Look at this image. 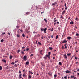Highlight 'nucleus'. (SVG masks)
Instances as JSON below:
<instances>
[{"instance_id":"nucleus-56","label":"nucleus","mask_w":79,"mask_h":79,"mask_svg":"<svg viewBox=\"0 0 79 79\" xmlns=\"http://www.w3.org/2000/svg\"><path fill=\"white\" fill-rule=\"evenodd\" d=\"M75 59L76 60H77V57H76H76H75Z\"/></svg>"},{"instance_id":"nucleus-5","label":"nucleus","mask_w":79,"mask_h":79,"mask_svg":"<svg viewBox=\"0 0 79 79\" xmlns=\"http://www.w3.org/2000/svg\"><path fill=\"white\" fill-rule=\"evenodd\" d=\"M64 46L65 47V49H68V47H67V44H65L64 45Z\"/></svg>"},{"instance_id":"nucleus-33","label":"nucleus","mask_w":79,"mask_h":79,"mask_svg":"<svg viewBox=\"0 0 79 79\" xmlns=\"http://www.w3.org/2000/svg\"><path fill=\"white\" fill-rule=\"evenodd\" d=\"M3 62H4V63H6V60H2Z\"/></svg>"},{"instance_id":"nucleus-39","label":"nucleus","mask_w":79,"mask_h":79,"mask_svg":"<svg viewBox=\"0 0 79 79\" xmlns=\"http://www.w3.org/2000/svg\"><path fill=\"white\" fill-rule=\"evenodd\" d=\"M21 53H22V54H23V55H24V52H23V51L21 52Z\"/></svg>"},{"instance_id":"nucleus-37","label":"nucleus","mask_w":79,"mask_h":79,"mask_svg":"<svg viewBox=\"0 0 79 79\" xmlns=\"http://www.w3.org/2000/svg\"><path fill=\"white\" fill-rule=\"evenodd\" d=\"M17 37H20V35H18V34H17Z\"/></svg>"},{"instance_id":"nucleus-24","label":"nucleus","mask_w":79,"mask_h":79,"mask_svg":"<svg viewBox=\"0 0 79 79\" xmlns=\"http://www.w3.org/2000/svg\"><path fill=\"white\" fill-rule=\"evenodd\" d=\"M29 77L30 78V79H31V78H32V76H31V75H29Z\"/></svg>"},{"instance_id":"nucleus-40","label":"nucleus","mask_w":79,"mask_h":79,"mask_svg":"<svg viewBox=\"0 0 79 79\" xmlns=\"http://www.w3.org/2000/svg\"><path fill=\"white\" fill-rule=\"evenodd\" d=\"M58 29L59 30V31H60V30H61V29H60V28L58 27Z\"/></svg>"},{"instance_id":"nucleus-18","label":"nucleus","mask_w":79,"mask_h":79,"mask_svg":"<svg viewBox=\"0 0 79 79\" xmlns=\"http://www.w3.org/2000/svg\"><path fill=\"white\" fill-rule=\"evenodd\" d=\"M54 22H55L56 21H57V20H56V18H55L54 19Z\"/></svg>"},{"instance_id":"nucleus-57","label":"nucleus","mask_w":79,"mask_h":79,"mask_svg":"<svg viewBox=\"0 0 79 79\" xmlns=\"http://www.w3.org/2000/svg\"><path fill=\"white\" fill-rule=\"evenodd\" d=\"M51 31H53V28H52V30H51Z\"/></svg>"},{"instance_id":"nucleus-19","label":"nucleus","mask_w":79,"mask_h":79,"mask_svg":"<svg viewBox=\"0 0 79 79\" xmlns=\"http://www.w3.org/2000/svg\"><path fill=\"white\" fill-rule=\"evenodd\" d=\"M65 48L64 47V46L63 45L62 46V49H65Z\"/></svg>"},{"instance_id":"nucleus-51","label":"nucleus","mask_w":79,"mask_h":79,"mask_svg":"<svg viewBox=\"0 0 79 79\" xmlns=\"http://www.w3.org/2000/svg\"><path fill=\"white\" fill-rule=\"evenodd\" d=\"M78 18H76V19H75V20H76V21H77Z\"/></svg>"},{"instance_id":"nucleus-49","label":"nucleus","mask_w":79,"mask_h":79,"mask_svg":"<svg viewBox=\"0 0 79 79\" xmlns=\"http://www.w3.org/2000/svg\"><path fill=\"white\" fill-rule=\"evenodd\" d=\"M33 54H31V55H30V57H31V56H33Z\"/></svg>"},{"instance_id":"nucleus-61","label":"nucleus","mask_w":79,"mask_h":79,"mask_svg":"<svg viewBox=\"0 0 79 79\" xmlns=\"http://www.w3.org/2000/svg\"><path fill=\"white\" fill-rule=\"evenodd\" d=\"M67 9H68V7H65V10H67Z\"/></svg>"},{"instance_id":"nucleus-17","label":"nucleus","mask_w":79,"mask_h":79,"mask_svg":"<svg viewBox=\"0 0 79 79\" xmlns=\"http://www.w3.org/2000/svg\"><path fill=\"white\" fill-rule=\"evenodd\" d=\"M71 37H67V39H68V40H71Z\"/></svg>"},{"instance_id":"nucleus-41","label":"nucleus","mask_w":79,"mask_h":79,"mask_svg":"<svg viewBox=\"0 0 79 79\" xmlns=\"http://www.w3.org/2000/svg\"><path fill=\"white\" fill-rule=\"evenodd\" d=\"M65 36V35H64V33H63V34L62 35V37H64Z\"/></svg>"},{"instance_id":"nucleus-12","label":"nucleus","mask_w":79,"mask_h":79,"mask_svg":"<svg viewBox=\"0 0 79 79\" xmlns=\"http://www.w3.org/2000/svg\"><path fill=\"white\" fill-rule=\"evenodd\" d=\"M66 12V11L65 10H64L62 12V15H64V13Z\"/></svg>"},{"instance_id":"nucleus-4","label":"nucleus","mask_w":79,"mask_h":79,"mask_svg":"<svg viewBox=\"0 0 79 79\" xmlns=\"http://www.w3.org/2000/svg\"><path fill=\"white\" fill-rule=\"evenodd\" d=\"M71 79H72V78H73V79H76V77H74V76H71Z\"/></svg>"},{"instance_id":"nucleus-22","label":"nucleus","mask_w":79,"mask_h":79,"mask_svg":"<svg viewBox=\"0 0 79 79\" xmlns=\"http://www.w3.org/2000/svg\"><path fill=\"white\" fill-rule=\"evenodd\" d=\"M21 50H18L17 51V53H19V52H20Z\"/></svg>"},{"instance_id":"nucleus-26","label":"nucleus","mask_w":79,"mask_h":79,"mask_svg":"<svg viewBox=\"0 0 79 79\" xmlns=\"http://www.w3.org/2000/svg\"><path fill=\"white\" fill-rule=\"evenodd\" d=\"M59 64L60 65H62V63H61V62H60L59 63Z\"/></svg>"},{"instance_id":"nucleus-30","label":"nucleus","mask_w":79,"mask_h":79,"mask_svg":"<svg viewBox=\"0 0 79 79\" xmlns=\"http://www.w3.org/2000/svg\"><path fill=\"white\" fill-rule=\"evenodd\" d=\"M29 48H26L27 51H29Z\"/></svg>"},{"instance_id":"nucleus-27","label":"nucleus","mask_w":79,"mask_h":79,"mask_svg":"<svg viewBox=\"0 0 79 79\" xmlns=\"http://www.w3.org/2000/svg\"><path fill=\"white\" fill-rule=\"evenodd\" d=\"M66 73H69V70H66L65 71Z\"/></svg>"},{"instance_id":"nucleus-35","label":"nucleus","mask_w":79,"mask_h":79,"mask_svg":"<svg viewBox=\"0 0 79 79\" xmlns=\"http://www.w3.org/2000/svg\"><path fill=\"white\" fill-rule=\"evenodd\" d=\"M49 56V55H46L45 56H46V57H48V56Z\"/></svg>"},{"instance_id":"nucleus-10","label":"nucleus","mask_w":79,"mask_h":79,"mask_svg":"<svg viewBox=\"0 0 79 79\" xmlns=\"http://www.w3.org/2000/svg\"><path fill=\"white\" fill-rule=\"evenodd\" d=\"M56 4H57V2H54V3H53L52 4V5H56Z\"/></svg>"},{"instance_id":"nucleus-52","label":"nucleus","mask_w":79,"mask_h":79,"mask_svg":"<svg viewBox=\"0 0 79 79\" xmlns=\"http://www.w3.org/2000/svg\"><path fill=\"white\" fill-rule=\"evenodd\" d=\"M24 48H25V47L24 46L22 48V49H24Z\"/></svg>"},{"instance_id":"nucleus-16","label":"nucleus","mask_w":79,"mask_h":79,"mask_svg":"<svg viewBox=\"0 0 79 79\" xmlns=\"http://www.w3.org/2000/svg\"><path fill=\"white\" fill-rule=\"evenodd\" d=\"M49 49H50V50H53V48L49 47Z\"/></svg>"},{"instance_id":"nucleus-45","label":"nucleus","mask_w":79,"mask_h":79,"mask_svg":"<svg viewBox=\"0 0 79 79\" xmlns=\"http://www.w3.org/2000/svg\"><path fill=\"white\" fill-rule=\"evenodd\" d=\"M79 34L78 33L76 34V36H78L79 35Z\"/></svg>"},{"instance_id":"nucleus-46","label":"nucleus","mask_w":79,"mask_h":79,"mask_svg":"<svg viewBox=\"0 0 79 79\" xmlns=\"http://www.w3.org/2000/svg\"><path fill=\"white\" fill-rule=\"evenodd\" d=\"M14 66L15 67H17V66H18V65H17L16 64H15V65H14Z\"/></svg>"},{"instance_id":"nucleus-9","label":"nucleus","mask_w":79,"mask_h":79,"mask_svg":"<svg viewBox=\"0 0 79 79\" xmlns=\"http://www.w3.org/2000/svg\"><path fill=\"white\" fill-rule=\"evenodd\" d=\"M64 57L65 59H67V56L66 54H64Z\"/></svg>"},{"instance_id":"nucleus-59","label":"nucleus","mask_w":79,"mask_h":79,"mask_svg":"<svg viewBox=\"0 0 79 79\" xmlns=\"http://www.w3.org/2000/svg\"><path fill=\"white\" fill-rule=\"evenodd\" d=\"M48 38L49 39H50V38H51V36H50V35H49L48 36Z\"/></svg>"},{"instance_id":"nucleus-21","label":"nucleus","mask_w":79,"mask_h":79,"mask_svg":"<svg viewBox=\"0 0 79 79\" xmlns=\"http://www.w3.org/2000/svg\"><path fill=\"white\" fill-rule=\"evenodd\" d=\"M29 73H30V74H33V73L31 72L30 71H29Z\"/></svg>"},{"instance_id":"nucleus-36","label":"nucleus","mask_w":79,"mask_h":79,"mask_svg":"<svg viewBox=\"0 0 79 79\" xmlns=\"http://www.w3.org/2000/svg\"><path fill=\"white\" fill-rule=\"evenodd\" d=\"M2 67L0 66V70H2Z\"/></svg>"},{"instance_id":"nucleus-32","label":"nucleus","mask_w":79,"mask_h":79,"mask_svg":"<svg viewBox=\"0 0 79 79\" xmlns=\"http://www.w3.org/2000/svg\"><path fill=\"white\" fill-rule=\"evenodd\" d=\"M11 64H15V62H13L11 63Z\"/></svg>"},{"instance_id":"nucleus-34","label":"nucleus","mask_w":79,"mask_h":79,"mask_svg":"<svg viewBox=\"0 0 79 79\" xmlns=\"http://www.w3.org/2000/svg\"><path fill=\"white\" fill-rule=\"evenodd\" d=\"M54 77H56L57 76V75H56V74H55L54 75Z\"/></svg>"},{"instance_id":"nucleus-1","label":"nucleus","mask_w":79,"mask_h":79,"mask_svg":"<svg viewBox=\"0 0 79 79\" xmlns=\"http://www.w3.org/2000/svg\"><path fill=\"white\" fill-rule=\"evenodd\" d=\"M23 60L24 61H26L27 60V56H25L23 57Z\"/></svg>"},{"instance_id":"nucleus-23","label":"nucleus","mask_w":79,"mask_h":79,"mask_svg":"<svg viewBox=\"0 0 79 79\" xmlns=\"http://www.w3.org/2000/svg\"><path fill=\"white\" fill-rule=\"evenodd\" d=\"M38 44H39V45H42V43H41L40 42H38Z\"/></svg>"},{"instance_id":"nucleus-44","label":"nucleus","mask_w":79,"mask_h":79,"mask_svg":"<svg viewBox=\"0 0 79 79\" xmlns=\"http://www.w3.org/2000/svg\"><path fill=\"white\" fill-rule=\"evenodd\" d=\"M56 54H52V56H56Z\"/></svg>"},{"instance_id":"nucleus-43","label":"nucleus","mask_w":79,"mask_h":79,"mask_svg":"<svg viewBox=\"0 0 79 79\" xmlns=\"http://www.w3.org/2000/svg\"><path fill=\"white\" fill-rule=\"evenodd\" d=\"M41 31H44V29L42 28H41Z\"/></svg>"},{"instance_id":"nucleus-3","label":"nucleus","mask_w":79,"mask_h":79,"mask_svg":"<svg viewBox=\"0 0 79 79\" xmlns=\"http://www.w3.org/2000/svg\"><path fill=\"white\" fill-rule=\"evenodd\" d=\"M30 14V12H27L26 13V14H24L25 16H27L28 15H29Z\"/></svg>"},{"instance_id":"nucleus-42","label":"nucleus","mask_w":79,"mask_h":79,"mask_svg":"<svg viewBox=\"0 0 79 79\" xmlns=\"http://www.w3.org/2000/svg\"><path fill=\"white\" fill-rule=\"evenodd\" d=\"M3 41H4V40L2 39L1 40L0 42H3Z\"/></svg>"},{"instance_id":"nucleus-15","label":"nucleus","mask_w":79,"mask_h":79,"mask_svg":"<svg viewBox=\"0 0 79 79\" xmlns=\"http://www.w3.org/2000/svg\"><path fill=\"white\" fill-rule=\"evenodd\" d=\"M70 24H74V22L73 21H72L70 23Z\"/></svg>"},{"instance_id":"nucleus-58","label":"nucleus","mask_w":79,"mask_h":79,"mask_svg":"<svg viewBox=\"0 0 79 79\" xmlns=\"http://www.w3.org/2000/svg\"><path fill=\"white\" fill-rule=\"evenodd\" d=\"M51 37H52V39H53V35H52L51 36Z\"/></svg>"},{"instance_id":"nucleus-25","label":"nucleus","mask_w":79,"mask_h":79,"mask_svg":"<svg viewBox=\"0 0 79 79\" xmlns=\"http://www.w3.org/2000/svg\"><path fill=\"white\" fill-rule=\"evenodd\" d=\"M44 21H45V22L46 23H47V19H44Z\"/></svg>"},{"instance_id":"nucleus-11","label":"nucleus","mask_w":79,"mask_h":79,"mask_svg":"<svg viewBox=\"0 0 79 79\" xmlns=\"http://www.w3.org/2000/svg\"><path fill=\"white\" fill-rule=\"evenodd\" d=\"M40 54L41 55H44V53H42V50H41L40 51Z\"/></svg>"},{"instance_id":"nucleus-50","label":"nucleus","mask_w":79,"mask_h":79,"mask_svg":"<svg viewBox=\"0 0 79 79\" xmlns=\"http://www.w3.org/2000/svg\"><path fill=\"white\" fill-rule=\"evenodd\" d=\"M64 79H67V76L64 77Z\"/></svg>"},{"instance_id":"nucleus-54","label":"nucleus","mask_w":79,"mask_h":79,"mask_svg":"<svg viewBox=\"0 0 79 79\" xmlns=\"http://www.w3.org/2000/svg\"><path fill=\"white\" fill-rule=\"evenodd\" d=\"M55 24H56V22H55L54 23V26H55Z\"/></svg>"},{"instance_id":"nucleus-63","label":"nucleus","mask_w":79,"mask_h":79,"mask_svg":"<svg viewBox=\"0 0 79 79\" xmlns=\"http://www.w3.org/2000/svg\"><path fill=\"white\" fill-rule=\"evenodd\" d=\"M18 62V60H16V61H15V63H17V62Z\"/></svg>"},{"instance_id":"nucleus-2","label":"nucleus","mask_w":79,"mask_h":79,"mask_svg":"<svg viewBox=\"0 0 79 79\" xmlns=\"http://www.w3.org/2000/svg\"><path fill=\"white\" fill-rule=\"evenodd\" d=\"M67 42H68V41H66V40L65 39L64 40L62 41V43L64 44V43H67Z\"/></svg>"},{"instance_id":"nucleus-48","label":"nucleus","mask_w":79,"mask_h":79,"mask_svg":"<svg viewBox=\"0 0 79 79\" xmlns=\"http://www.w3.org/2000/svg\"><path fill=\"white\" fill-rule=\"evenodd\" d=\"M42 37H41V39H44V38H43V35H42Z\"/></svg>"},{"instance_id":"nucleus-64","label":"nucleus","mask_w":79,"mask_h":79,"mask_svg":"<svg viewBox=\"0 0 79 79\" xmlns=\"http://www.w3.org/2000/svg\"><path fill=\"white\" fill-rule=\"evenodd\" d=\"M53 42L52 41H51V42H50V43L51 44H52V43Z\"/></svg>"},{"instance_id":"nucleus-31","label":"nucleus","mask_w":79,"mask_h":79,"mask_svg":"<svg viewBox=\"0 0 79 79\" xmlns=\"http://www.w3.org/2000/svg\"><path fill=\"white\" fill-rule=\"evenodd\" d=\"M58 35H56V39H58Z\"/></svg>"},{"instance_id":"nucleus-20","label":"nucleus","mask_w":79,"mask_h":79,"mask_svg":"<svg viewBox=\"0 0 79 79\" xmlns=\"http://www.w3.org/2000/svg\"><path fill=\"white\" fill-rule=\"evenodd\" d=\"M23 77H25V76H27V75L24 73L23 74Z\"/></svg>"},{"instance_id":"nucleus-53","label":"nucleus","mask_w":79,"mask_h":79,"mask_svg":"<svg viewBox=\"0 0 79 79\" xmlns=\"http://www.w3.org/2000/svg\"><path fill=\"white\" fill-rule=\"evenodd\" d=\"M13 58V56H10V59H11Z\"/></svg>"},{"instance_id":"nucleus-60","label":"nucleus","mask_w":79,"mask_h":79,"mask_svg":"<svg viewBox=\"0 0 79 79\" xmlns=\"http://www.w3.org/2000/svg\"><path fill=\"white\" fill-rule=\"evenodd\" d=\"M17 28H19V26L18 25H17L16 26Z\"/></svg>"},{"instance_id":"nucleus-7","label":"nucleus","mask_w":79,"mask_h":79,"mask_svg":"<svg viewBox=\"0 0 79 79\" xmlns=\"http://www.w3.org/2000/svg\"><path fill=\"white\" fill-rule=\"evenodd\" d=\"M71 55V54L70 53H67V56L68 57H69V56H70Z\"/></svg>"},{"instance_id":"nucleus-28","label":"nucleus","mask_w":79,"mask_h":79,"mask_svg":"<svg viewBox=\"0 0 79 79\" xmlns=\"http://www.w3.org/2000/svg\"><path fill=\"white\" fill-rule=\"evenodd\" d=\"M48 55L50 56V54H51V52H49L48 53Z\"/></svg>"},{"instance_id":"nucleus-29","label":"nucleus","mask_w":79,"mask_h":79,"mask_svg":"<svg viewBox=\"0 0 79 79\" xmlns=\"http://www.w3.org/2000/svg\"><path fill=\"white\" fill-rule=\"evenodd\" d=\"M44 58L45 59V60H46V59H47V57L46 56H45L44 57Z\"/></svg>"},{"instance_id":"nucleus-8","label":"nucleus","mask_w":79,"mask_h":79,"mask_svg":"<svg viewBox=\"0 0 79 79\" xmlns=\"http://www.w3.org/2000/svg\"><path fill=\"white\" fill-rule=\"evenodd\" d=\"M29 61H27V62L26 63V64H25L26 65H28V64H29Z\"/></svg>"},{"instance_id":"nucleus-62","label":"nucleus","mask_w":79,"mask_h":79,"mask_svg":"<svg viewBox=\"0 0 79 79\" xmlns=\"http://www.w3.org/2000/svg\"><path fill=\"white\" fill-rule=\"evenodd\" d=\"M48 58H49V59H50V56H49Z\"/></svg>"},{"instance_id":"nucleus-47","label":"nucleus","mask_w":79,"mask_h":79,"mask_svg":"<svg viewBox=\"0 0 79 79\" xmlns=\"http://www.w3.org/2000/svg\"><path fill=\"white\" fill-rule=\"evenodd\" d=\"M72 47H73L71 45V46H70V49H71V48H72Z\"/></svg>"},{"instance_id":"nucleus-55","label":"nucleus","mask_w":79,"mask_h":79,"mask_svg":"<svg viewBox=\"0 0 79 79\" xmlns=\"http://www.w3.org/2000/svg\"><path fill=\"white\" fill-rule=\"evenodd\" d=\"M8 68H9L8 66H7L6 68V69H8Z\"/></svg>"},{"instance_id":"nucleus-38","label":"nucleus","mask_w":79,"mask_h":79,"mask_svg":"<svg viewBox=\"0 0 79 79\" xmlns=\"http://www.w3.org/2000/svg\"><path fill=\"white\" fill-rule=\"evenodd\" d=\"M22 35L23 36V37H25V35H24V34H23Z\"/></svg>"},{"instance_id":"nucleus-6","label":"nucleus","mask_w":79,"mask_h":79,"mask_svg":"<svg viewBox=\"0 0 79 79\" xmlns=\"http://www.w3.org/2000/svg\"><path fill=\"white\" fill-rule=\"evenodd\" d=\"M47 28H46L44 29V32L45 33V34H46L47 33V31H47Z\"/></svg>"},{"instance_id":"nucleus-13","label":"nucleus","mask_w":79,"mask_h":79,"mask_svg":"<svg viewBox=\"0 0 79 79\" xmlns=\"http://www.w3.org/2000/svg\"><path fill=\"white\" fill-rule=\"evenodd\" d=\"M48 74H49V75H50V76H52V73H50V72L48 73Z\"/></svg>"},{"instance_id":"nucleus-14","label":"nucleus","mask_w":79,"mask_h":79,"mask_svg":"<svg viewBox=\"0 0 79 79\" xmlns=\"http://www.w3.org/2000/svg\"><path fill=\"white\" fill-rule=\"evenodd\" d=\"M22 76V74L21 73H20L19 75V78H21V76Z\"/></svg>"}]
</instances>
